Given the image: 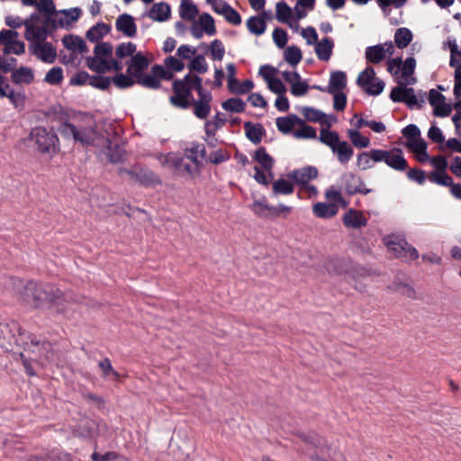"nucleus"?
I'll return each mask as SVG.
<instances>
[{"label": "nucleus", "mask_w": 461, "mask_h": 461, "mask_svg": "<svg viewBox=\"0 0 461 461\" xmlns=\"http://www.w3.org/2000/svg\"><path fill=\"white\" fill-rule=\"evenodd\" d=\"M9 282L16 291L17 300L23 305L41 312H65L63 294L55 286L34 281L23 282L13 277Z\"/></svg>", "instance_id": "obj_1"}, {"label": "nucleus", "mask_w": 461, "mask_h": 461, "mask_svg": "<svg viewBox=\"0 0 461 461\" xmlns=\"http://www.w3.org/2000/svg\"><path fill=\"white\" fill-rule=\"evenodd\" d=\"M86 65L97 73L120 71L122 68V64L113 58V48L108 42H98L95 45L94 55L86 59Z\"/></svg>", "instance_id": "obj_2"}, {"label": "nucleus", "mask_w": 461, "mask_h": 461, "mask_svg": "<svg viewBox=\"0 0 461 461\" xmlns=\"http://www.w3.org/2000/svg\"><path fill=\"white\" fill-rule=\"evenodd\" d=\"M196 89L200 92L202 87V78L198 76L189 73L182 80H176L173 84L174 95L170 97V102L176 107L186 108L190 104L191 91Z\"/></svg>", "instance_id": "obj_3"}, {"label": "nucleus", "mask_w": 461, "mask_h": 461, "mask_svg": "<svg viewBox=\"0 0 461 461\" xmlns=\"http://www.w3.org/2000/svg\"><path fill=\"white\" fill-rule=\"evenodd\" d=\"M319 140L331 149L340 164H347L352 158L353 148L346 140H341L338 132L323 128L320 132Z\"/></svg>", "instance_id": "obj_4"}, {"label": "nucleus", "mask_w": 461, "mask_h": 461, "mask_svg": "<svg viewBox=\"0 0 461 461\" xmlns=\"http://www.w3.org/2000/svg\"><path fill=\"white\" fill-rule=\"evenodd\" d=\"M254 159L258 163V166L254 167L255 180L261 185H268L274 176L273 158L264 149H258L255 152Z\"/></svg>", "instance_id": "obj_5"}, {"label": "nucleus", "mask_w": 461, "mask_h": 461, "mask_svg": "<svg viewBox=\"0 0 461 461\" xmlns=\"http://www.w3.org/2000/svg\"><path fill=\"white\" fill-rule=\"evenodd\" d=\"M383 240L388 250L393 252L397 258H402L407 260H416L419 258V252L417 249L411 246L400 235H388L385 236Z\"/></svg>", "instance_id": "obj_6"}, {"label": "nucleus", "mask_w": 461, "mask_h": 461, "mask_svg": "<svg viewBox=\"0 0 461 461\" xmlns=\"http://www.w3.org/2000/svg\"><path fill=\"white\" fill-rule=\"evenodd\" d=\"M32 140L41 153L56 151L58 138L55 134L41 127L34 128L31 132Z\"/></svg>", "instance_id": "obj_7"}, {"label": "nucleus", "mask_w": 461, "mask_h": 461, "mask_svg": "<svg viewBox=\"0 0 461 461\" xmlns=\"http://www.w3.org/2000/svg\"><path fill=\"white\" fill-rule=\"evenodd\" d=\"M357 83L366 93L372 95L381 94L384 88V83L375 77V72L371 67H367L358 75Z\"/></svg>", "instance_id": "obj_8"}, {"label": "nucleus", "mask_w": 461, "mask_h": 461, "mask_svg": "<svg viewBox=\"0 0 461 461\" xmlns=\"http://www.w3.org/2000/svg\"><path fill=\"white\" fill-rule=\"evenodd\" d=\"M62 132L68 136L72 137L75 140L81 142L85 145H100L97 132L92 128L78 129L75 125L66 123L62 127Z\"/></svg>", "instance_id": "obj_9"}, {"label": "nucleus", "mask_w": 461, "mask_h": 461, "mask_svg": "<svg viewBox=\"0 0 461 461\" xmlns=\"http://www.w3.org/2000/svg\"><path fill=\"white\" fill-rule=\"evenodd\" d=\"M375 158L397 171H403L408 167L407 160L404 158L402 149L397 148L390 150L379 149V152H375Z\"/></svg>", "instance_id": "obj_10"}, {"label": "nucleus", "mask_w": 461, "mask_h": 461, "mask_svg": "<svg viewBox=\"0 0 461 461\" xmlns=\"http://www.w3.org/2000/svg\"><path fill=\"white\" fill-rule=\"evenodd\" d=\"M0 43L4 45V54L21 55L25 51V45L18 40V32L13 30L0 32Z\"/></svg>", "instance_id": "obj_11"}, {"label": "nucleus", "mask_w": 461, "mask_h": 461, "mask_svg": "<svg viewBox=\"0 0 461 461\" xmlns=\"http://www.w3.org/2000/svg\"><path fill=\"white\" fill-rule=\"evenodd\" d=\"M394 51V44L392 41H385L382 44L367 47L365 55L368 62L377 64L392 56Z\"/></svg>", "instance_id": "obj_12"}, {"label": "nucleus", "mask_w": 461, "mask_h": 461, "mask_svg": "<svg viewBox=\"0 0 461 461\" xmlns=\"http://www.w3.org/2000/svg\"><path fill=\"white\" fill-rule=\"evenodd\" d=\"M81 14L82 11L78 7L54 11L52 13V22L56 27L68 29L79 19Z\"/></svg>", "instance_id": "obj_13"}, {"label": "nucleus", "mask_w": 461, "mask_h": 461, "mask_svg": "<svg viewBox=\"0 0 461 461\" xmlns=\"http://www.w3.org/2000/svg\"><path fill=\"white\" fill-rule=\"evenodd\" d=\"M50 344L46 341H40L39 339L33 338L31 339L30 344H28L26 351L29 356L30 360L38 362L41 365L50 359Z\"/></svg>", "instance_id": "obj_14"}, {"label": "nucleus", "mask_w": 461, "mask_h": 461, "mask_svg": "<svg viewBox=\"0 0 461 461\" xmlns=\"http://www.w3.org/2000/svg\"><path fill=\"white\" fill-rule=\"evenodd\" d=\"M276 17L277 21L286 23L294 32H297L300 29L297 14H293V9L285 2H278L276 5Z\"/></svg>", "instance_id": "obj_15"}, {"label": "nucleus", "mask_w": 461, "mask_h": 461, "mask_svg": "<svg viewBox=\"0 0 461 461\" xmlns=\"http://www.w3.org/2000/svg\"><path fill=\"white\" fill-rule=\"evenodd\" d=\"M30 50L37 59L44 63L51 64L56 60L57 51L50 42H34L32 44Z\"/></svg>", "instance_id": "obj_16"}, {"label": "nucleus", "mask_w": 461, "mask_h": 461, "mask_svg": "<svg viewBox=\"0 0 461 461\" xmlns=\"http://www.w3.org/2000/svg\"><path fill=\"white\" fill-rule=\"evenodd\" d=\"M390 96L393 102L405 103L410 108L420 106V100L414 94V90L412 88H407L406 86L401 85L394 87L391 91Z\"/></svg>", "instance_id": "obj_17"}, {"label": "nucleus", "mask_w": 461, "mask_h": 461, "mask_svg": "<svg viewBox=\"0 0 461 461\" xmlns=\"http://www.w3.org/2000/svg\"><path fill=\"white\" fill-rule=\"evenodd\" d=\"M300 113L303 115L305 120L312 122H319L321 126L326 127L328 129L336 122V118L333 116H327L321 111L309 107L303 106L300 108Z\"/></svg>", "instance_id": "obj_18"}, {"label": "nucleus", "mask_w": 461, "mask_h": 461, "mask_svg": "<svg viewBox=\"0 0 461 461\" xmlns=\"http://www.w3.org/2000/svg\"><path fill=\"white\" fill-rule=\"evenodd\" d=\"M429 102L436 116L447 117L452 111V106L446 103L445 96L435 89L429 91Z\"/></svg>", "instance_id": "obj_19"}, {"label": "nucleus", "mask_w": 461, "mask_h": 461, "mask_svg": "<svg viewBox=\"0 0 461 461\" xmlns=\"http://www.w3.org/2000/svg\"><path fill=\"white\" fill-rule=\"evenodd\" d=\"M199 99L194 102V113L199 119H206L211 113L212 94L204 89H200Z\"/></svg>", "instance_id": "obj_20"}, {"label": "nucleus", "mask_w": 461, "mask_h": 461, "mask_svg": "<svg viewBox=\"0 0 461 461\" xmlns=\"http://www.w3.org/2000/svg\"><path fill=\"white\" fill-rule=\"evenodd\" d=\"M148 57L142 52L133 55L128 62L127 72L138 78L143 74V71L149 67Z\"/></svg>", "instance_id": "obj_21"}, {"label": "nucleus", "mask_w": 461, "mask_h": 461, "mask_svg": "<svg viewBox=\"0 0 461 461\" xmlns=\"http://www.w3.org/2000/svg\"><path fill=\"white\" fill-rule=\"evenodd\" d=\"M155 158L163 167L172 169L176 173H182L183 158L178 156L176 153H158Z\"/></svg>", "instance_id": "obj_22"}, {"label": "nucleus", "mask_w": 461, "mask_h": 461, "mask_svg": "<svg viewBox=\"0 0 461 461\" xmlns=\"http://www.w3.org/2000/svg\"><path fill=\"white\" fill-rule=\"evenodd\" d=\"M318 176V170L314 167H305L294 170L288 174V177L293 179L295 184L301 187L307 185Z\"/></svg>", "instance_id": "obj_23"}, {"label": "nucleus", "mask_w": 461, "mask_h": 461, "mask_svg": "<svg viewBox=\"0 0 461 461\" xmlns=\"http://www.w3.org/2000/svg\"><path fill=\"white\" fill-rule=\"evenodd\" d=\"M416 68V60L413 57H409L402 62L401 75L397 79L399 85L409 86L416 83L413 73Z\"/></svg>", "instance_id": "obj_24"}, {"label": "nucleus", "mask_w": 461, "mask_h": 461, "mask_svg": "<svg viewBox=\"0 0 461 461\" xmlns=\"http://www.w3.org/2000/svg\"><path fill=\"white\" fill-rule=\"evenodd\" d=\"M343 223L347 228L361 229L367 225V218L364 212L356 209H349L342 218Z\"/></svg>", "instance_id": "obj_25"}, {"label": "nucleus", "mask_w": 461, "mask_h": 461, "mask_svg": "<svg viewBox=\"0 0 461 461\" xmlns=\"http://www.w3.org/2000/svg\"><path fill=\"white\" fill-rule=\"evenodd\" d=\"M347 86V76L343 71H334L330 74L329 85L327 87H320L317 88L323 92L328 93H337L343 92Z\"/></svg>", "instance_id": "obj_26"}, {"label": "nucleus", "mask_w": 461, "mask_h": 461, "mask_svg": "<svg viewBox=\"0 0 461 461\" xmlns=\"http://www.w3.org/2000/svg\"><path fill=\"white\" fill-rule=\"evenodd\" d=\"M405 146L415 155L420 162L429 161V156L427 153V143L421 136L407 140Z\"/></svg>", "instance_id": "obj_27"}, {"label": "nucleus", "mask_w": 461, "mask_h": 461, "mask_svg": "<svg viewBox=\"0 0 461 461\" xmlns=\"http://www.w3.org/2000/svg\"><path fill=\"white\" fill-rule=\"evenodd\" d=\"M115 27L117 31L121 32L127 37H133L137 32V25L131 15L123 14L118 16Z\"/></svg>", "instance_id": "obj_28"}, {"label": "nucleus", "mask_w": 461, "mask_h": 461, "mask_svg": "<svg viewBox=\"0 0 461 461\" xmlns=\"http://www.w3.org/2000/svg\"><path fill=\"white\" fill-rule=\"evenodd\" d=\"M171 8L168 4L159 2L154 4L148 12V17L152 21L163 23L169 19Z\"/></svg>", "instance_id": "obj_29"}, {"label": "nucleus", "mask_w": 461, "mask_h": 461, "mask_svg": "<svg viewBox=\"0 0 461 461\" xmlns=\"http://www.w3.org/2000/svg\"><path fill=\"white\" fill-rule=\"evenodd\" d=\"M314 46L315 54L320 60L328 61L330 59L334 48V41L331 39L322 38Z\"/></svg>", "instance_id": "obj_30"}, {"label": "nucleus", "mask_w": 461, "mask_h": 461, "mask_svg": "<svg viewBox=\"0 0 461 461\" xmlns=\"http://www.w3.org/2000/svg\"><path fill=\"white\" fill-rule=\"evenodd\" d=\"M12 81L17 85H29L34 80V72L29 67H20L12 70Z\"/></svg>", "instance_id": "obj_31"}, {"label": "nucleus", "mask_w": 461, "mask_h": 461, "mask_svg": "<svg viewBox=\"0 0 461 461\" xmlns=\"http://www.w3.org/2000/svg\"><path fill=\"white\" fill-rule=\"evenodd\" d=\"M300 118L296 115L279 117L276 121L277 129L285 134L294 135V131L298 127Z\"/></svg>", "instance_id": "obj_32"}, {"label": "nucleus", "mask_w": 461, "mask_h": 461, "mask_svg": "<svg viewBox=\"0 0 461 461\" xmlns=\"http://www.w3.org/2000/svg\"><path fill=\"white\" fill-rule=\"evenodd\" d=\"M63 45L68 50L76 54L84 53L86 50V45L84 40L79 36L68 35L62 39Z\"/></svg>", "instance_id": "obj_33"}, {"label": "nucleus", "mask_w": 461, "mask_h": 461, "mask_svg": "<svg viewBox=\"0 0 461 461\" xmlns=\"http://www.w3.org/2000/svg\"><path fill=\"white\" fill-rule=\"evenodd\" d=\"M312 212L319 218H331L339 212V206L336 203H317L312 207Z\"/></svg>", "instance_id": "obj_34"}, {"label": "nucleus", "mask_w": 461, "mask_h": 461, "mask_svg": "<svg viewBox=\"0 0 461 461\" xmlns=\"http://www.w3.org/2000/svg\"><path fill=\"white\" fill-rule=\"evenodd\" d=\"M458 56L450 55L449 66L455 68L453 94L456 98L461 97V60Z\"/></svg>", "instance_id": "obj_35"}, {"label": "nucleus", "mask_w": 461, "mask_h": 461, "mask_svg": "<svg viewBox=\"0 0 461 461\" xmlns=\"http://www.w3.org/2000/svg\"><path fill=\"white\" fill-rule=\"evenodd\" d=\"M25 26V38L28 41H32L34 42L44 41V38L46 36V31L44 28L41 26H36L32 23L30 21H24Z\"/></svg>", "instance_id": "obj_36"}, {"label": "nucleus", "mask_w": 461, "mask_h": 461, "mask_svg": "<svg viewBox=\"0 0 461 461\" xmlns=\"http://www.w3.org/2000/svg\"><path fill=\"white\" fill-rule=\"evenodd\" d=\"M375 152H379V149H371L370 151L358 154L356 161L357 167L360 170L371 168L374 162H378L375 158Z\"/></svg>", "instance_id": "obj_37"}, {"label": "nucleus", "mask_w": 461, "mask_h": 461, "mask_svg": "<svg viewBox=\"0 0 461 461\" xmlns=\"http://www.w3.org/2000/svg\"><path fill=\"white\" fill-rule=\"evenodd\" d=\"M413 34L406 27L398 28L393 36L394 43L399 49H405L412 41Z\"/></svg>", "instance_id": "obj_38"}, {"label": "nucleus", "mask_w": 461, "mask_h": 461, "mask_svg": "<svg viewBox=\"0 0 461 461\" xmlns=\"http://www.w3.org/2000/svg\"><path fill=\"white\" fill-rule=\"evenodd\" d=\"M205 155V149L200 144H192L185 151V158L191 161L192 163L200 166L202 159Z\"/></svg>", "instance_id": "obj_39"}, {"label": "nucleus", "mask_w": 461, "mask_h": 461, "mask_svg": "<svg viewBox=\"0 0 461 461\" xmlns=\"http://www.w3.org/2000/svg\"><path fill=\"white\" fill-rule=\"evenodd\" d=\"M179 14L182 19L192 21L198 14V8L190 0H182L179 5Z\"/></svg>", "instance_id": "obj_40"}, {"label": "nucleus", "mask_w": 461, "mask_h": 461, "mask_svg": "<svg viewBox=\"0 0 461 461\" xmlns=\"http://www.w3.org/2000/svg\"><path fill=\"white\" fill-rule=\"evenodd\" d=\"M195 23L209 36L216 33L214 20L209 14H202Z\"/></svg>", "instance_id": "obj_41"}, {"label": "nucleus", "mask_w": 461, "mask_h": 461, "mask_svg": "<svg viewBox=\"0 0 461 461\" xmlns=\"http://www.w3.org/2000/svg\"><path fill=\"white\" fill-rule=\"evenodd\" d=\"M254 87V83L252 80L247 79L243 82L239 81L238 79L232 80L228 84V89L230 93L234 95H244L249 93Z\"/></svg>", "instance_id": "obj_42"}, {"label": "nucleus", "mask_w": 461, "mask_h": 461, "mask_svg": "<svg viewBox=\"0 0 461 461\" xmlns=\"http://www.w3.org/2000/svg\"><path fill=\"white\" fill-rule=\"evenodd\" d=\"M293 136L295 139H315L317 138V133L314 128L305 124L304 121L300 119V123H298V127L294 131Z\"/></svg>", "instance_id": "obj_43"}, {"label": "nucleus", "mask_w": 461, "mask_h": 461, "mask_svg": "<svg viewBox=\"0 0 461 461\" xmlns=\"http://www.w3.org/2000/svg\"><path fill=\"white\" fill-rule=\"evenodd\" d=\"M248 30L257 36L263 34L266 32V22L262 17L252 16L246 22Z\"/></svg>", "instance_id": "obj_44"}, {"label": "nucleus", "mask_w": 461, "mask_h": 461, "mask_svg": "<svg viewBox=\"0 0 461 461\" xmlns=\"http://www.w3.org/2000/svg\"><path fill=\"white\" fill-rule=\"evenodd\" d=\"M110 30L111 27L108 24L104 23H97L87 31L86 38L91 41H97L106 35Z\"/></svg>", "instance_id": "obj_45"}, {"label": "nucleus", "mask_w": 461, "mask_h": 461, "mask_svg": "<svg viewBox=\"0 0 461 461\" xmlns=\"http://www.w3.org/2000/svg\"><path fill=\"white\" fill-rule=\"evenodd\" d=\"M316 0H297L294 11L297 14V19H303L308 13L315 7Z\"/></svg>", "instance_id": "obj_46"}, {"label": "nucleus", "mask_w": 461, "mask_h": 461, "mask_svg": "<svg viewBox=\"0 0 461 461\" xmlns=\"http://www.w3.org/2000/svg\"><path fill=\"white\" fill-rule=\"evenodd\" d=\"M272 190L274 194H291L294 192L292 182L285 178H278L273 182Z\"/></svg>", "instance_id": "obj_47"}, {"label": "nucleus", "mask_w": 461, "mask_h": 461, "mask_svg": "<svg viewBox=\"0 0 461 461\" xmlns=\"http://www.w3.org/2000/svg\"><path fill=\"white\" fill-rule=\"evenodd\" d=\"M251 209L255 214L259 217L267 218L273 216L274 206L267 203L265 200L255 201L251 204Z\"/></svg>", "instance_id": "obj_48"}, {"label": "nucleus", "mask_w": 461, "mask_h": 461, "mask_svg": "<svg viewBox=\"0 0 461 461\" xmlns=\"http://www.w3.org/2000/svg\"><path fill=\"white\" fill-rule=\"evenodd\" d=\"M347 134L356 148L364 149L370 145L369 139L362 135L359 131H357L356 129H348Z\"/></svg>", "instance_id": "obj_49"}, {"label": "nucleus", "mask_w": 461, "mask_h": 461, "mask_svg": "<svg viewBox=\"0 0 461 461\" xmlns=\"http://www.w3.org/2000/svg\"><path fill=\"white\" fill-rule=\"evenodd\" d=\"M285 60L291 66L295 67L303 59L301 50L296 46H289L284 51Z\"/></svg>", "instance_id": "obj_50"}, {"label": "nucleus", "mask_w": 461, "mask_h": 461, "mask_svg": "<svg viewBox=\"0 0 461 461\" xmlns=\"http://www.w3.org/2000/svg\"><path fill=\"white\" fill-rule=\"evenodd\" d=\"M99 367L102 370L103 376L112 381H119L120 374L113 367L111 361L104 358L99 362Z\"/></svg>", "instance_id": "obj_51"}, {"label": "nucleus", "mask_w": 461, "mask_h": 461, "mask_svg": "<svg viewBox=\"0 0 461 461\" xmlns=\"http://www.w3.org/2000/svg\"><path fill=\"white\" fill-rule=\"evenodd\" d=\"M118 88H127L133 86L136 83V78L126 71V74H117L111 78Z\"/></svg>", "instance_id": "obj_52"}, {"label": "nucleus", "mask_w": 461, "mask_h": 461, "mask_svg": "<svg viewBox=\"0 0 461 461\" xmlns=\"http://www.w3.org/2000/svg\"><path fill=\"white\" fill-rule=\"evenodd\" d=\"M24 5L35 6L36 9L44 14H51L53 12V3L51 0H22Z\"/></svg>", "instance_id": "obj_53"}, {"label": "nucleus", "mask_w": 461, "mask_h": 461, "mask_svg": "<svg viewBox=\"0 0 461 461\" xmlns=\"http://www.w3.org/2000/svg\"><path fill=\"white\" fill-rule=\"evenodd\" d=\"M223 110L231 113H241L246 108V103L240 98H229L221 104Z\"/></svg>", "instance_id": "obj_54"}, {"label": "nucleus", "mask_w": 461, "mask_h": 461, "mask_svg": "<svg viewBox=\"0 0 461 461\" xmlns=\"http://www.w3.org/2000/svg\"><path fill=\"white\" fill-rule=\"evenodd\" d=\"M80 434L83 437H95L98 433L97 423L90 419H84L80 425Z\"/></svg>", "instance_id": "obj_55"}, {"label": "nucleus", "mask_w": 461, "mask_h": 461, "mask_svg": "<svg viewBox=\"0 0 461 461\" xmlns=\"http://www.w3.org/2000/svg\"><path fill=\"white\" fill-rule=\"evenodd\" d=\"M429 179L431 182L443 186H448L452 184V178L446 173V170L430 172L429 174Z\"/></svg>", "instance_id": "obj_56"}, {"label": "nucleus", "mask_w": 461, "mask_h": 461, "mask_svg": "<svg viewBox=\"0 0 461 461\" xmlns=\"http://www.w3.org/2000/svg\"><path fill=\"white\" fill-rule=\"evenodd\" d=\"M188 68L200 74H204L208 70V64L203 55L194 56L188 65Z\"/></svg>", "instance_id": "obj_57"}, {"label": "nucleus", "mask_w": 461, "mask_h": 461, "mask_svg": "<svg viewBox=\"0 0 461 461\" xmlns=\"http://www.w3.org/2000/svg\"><path fill=\"white\" fill-rule=\"evenodd\" d=\"M246 136L253 143L260 142L262 139V130L258 125H254L251 122H246L245 125Z\"/></svg>", "instance_id": "obj_58"}, {"label": "nucleus", "mask_w": 461, "mask_h": 461, "mask_svg": "<svg viewBox=\"0 0 461 461\" xmlns=\"http://www.w3.org/2000/svg\"><path fill=\"white\" fill-rule=\"evenodd\" d=\"M325 197L331 202L330 203H336L338 206L341 205L342 207H347L348 205V203L342 197L340 191L334 186H330L326 190Z\"/></svg>", "instance_id": "obj_59"}, {"label": "nucleus", "mask_w": 461, "mask_h": 461, "mask_svg": "<svg viewBox=\"0 0 461 461\" xmlns=\"http://www.w3.org/2000/svg\"><path fill=\"white\" fill-rule=\"evenodd\" d=\"M44 80L50 85H59L63 80V70L59 67L50 68L45 75Z\"/></svg>", "instance_id": "obj_60"}, {"label": "nucleus", "mask_w": 461, "mask_h": 461, "mask_svg": "<svg viewBox=\"0 0 461 461\" xmlns=\"http://www.w3.org/2000/svg\"><path fill=\"white\" fill-rule=\"evenodd\" d=\"M136 83L148 87V88H158L160 86V81L153 76L152 73L150 74H142L140 77L136 78Z\"/></svg>", "instance_id": "obj_61"}, {"label": "nucleus", "mask_w": 461, "mask_h": 461, "mask_svg": "<svg viewBox=\"0 0 461 461\" xmlns=\"http://www.w3.org/2000/svg\"><path fill=\"white\" fill-rule=\"evenodd\" d=\"M209 51L211 58L214 60H221L225 54L223 44L219 40H214L211 42Z\"/></svg>", "instance_id": "obj_62"}, {"label": "nucleus", "mask_w": 461, "mask_h": 461, "mask_svg": "<svg viewBox=\"0 0 461 461\" xmlns=\"http://www.w3.org/2000/svg\"><path fill=\"white\" fill-rule=\"evenodd\" d=\"M136 51V45L132 42L119 44L115 49V55L120 59L131 56Z\"/></svg>", "instance_id": "obj_63"}, {"label": "nucleus", "mask_w": 461, "mask_h": 461, "mask_svg": "<svg viewBox=\"0 0 461 461\" xmlns=\"http://www.w3.org/2000/svg\"><path fill=\"white\" fill-rule=\"evenodd\" d=\"M164 65L166 66L167 71L172 73V76L174 75V72L182 71L185 68L184 62L173 56L166 58Z\"/></svg>", "instance_id": "obj_64"}]
</instances>
